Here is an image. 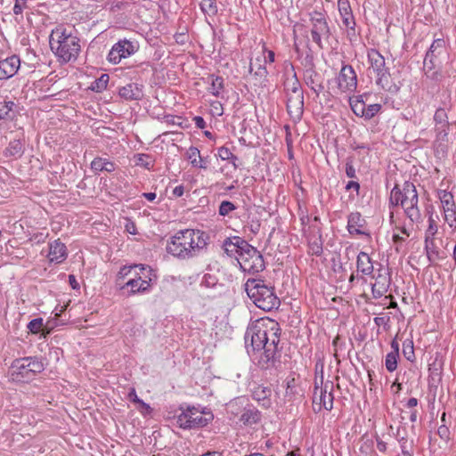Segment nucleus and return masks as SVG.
Instances as JSON below:
<instances>
[{"label":"nucleus","instance_id":"nucleus-1","mask_svg":"<svg viewBox=\"0 0 456 456\" xmlns=\"http://www.w3.org/2000/svg\"><path fill=\"white\" fill-rule=\"evenodd\" d=\"M281 329L278 322L269 320L257 322L249 326L245 333V343L248 350L249 342L253 352H260L258 365L261 369L274 366L278 355Z\"/></svg>","mask_w":456,"mask_h":456},{"label":"nucleus","instance_id":"nucleus-2","mask_svg":"<svg viewBox=\"0 0 456 456\" xmlns=\"http://www.w3.org/2000/svg\"><path fill=\"white\" fill-rule=\"evenodd\" d=\"M203 234L191 229L178 231L167 243V251L180 259L191 258L207 245Z\"/></svg>","mask_w":456,"mask_h":456},{"label":"nucleus","instance_id":"nucleus-3","mask_svg":"<svg viewBox=\"0 0 456 456\" xmlns=\"http://www.w3.org/2000/svg\"><path fill=\"white\" fill-rule=\"evenodd\" d=\"M77 37L68 32L62 26H58L52 30L49 37L51 50L63 62L76 61L81 46Z\"/></svg>","mask_w":456,"mask_h":456},{"label":"nucleus","instance_id":"nucleus-4","mask_svg":"<svg viewBox=\"0 0 456 456\" xmlns=\"http://www.w3.org/2000/svg\"><path fill=\"white\" fill-rule=\"evenodd\" d=\"M389 203L393 206L400 205L411 224L421 222L419 196L412 183L405 182L402 189L396 184L391 191Z\"/></svg>","mask_w":456,"mask_h":456},{"label":"nucleus","instance_id":"nucleus-5","mask_svg":"<svg viewBox=\"0 0 456 456\" xmlns=\"http://www.w3.org/2000/svg\"><path fill=\"white\" fill-rule=\"evenodd\" d=\"M245 290L253 303L264 311L278 308L281 302L274 292V288L265 284L261 279H248Z\"/></svg>","mask_w":456,"mask_h":456},{"label":"nucleus","instance_id":"nucleus-6","mask_svg":"<svg viewBox=\"0 0 456 456\" xmlns=\"http://www.w3.org/2000/svg\"><path fill=\"white\" fill-rule=\"evenodd\" d=\"M214 419L211 411H199L196 407H187L176 417V423L183 429H194L206 427Z\"/></svg>","mask_w":456,"mask_h":456},{"label":"nucleus","instance_id":"nucleus-7","mask_svg":"<svg viewBox=\"0 0 456 456\" xmlns=\"http://www.w3.org/2000/svg\"><path fill=\"white\" fill-rule=\"evenodd\" d=\"M312 40L320 49L323 48L322 39L328 40L331 31L327 20L325 12L313 11L309 13Z\"/></svg>","mask_w":456,"mask_h":456},{"label":"nucleus","instance_id":"nucleus-8","mask_svg":"<svg viewBox=\"0 0 456 456\" xmlns=\"http://www.w3.org/2000/svg\"><path fill=\"white\" fill-rule=\"evenodd\" d=\"M12 375H16L17 379H30L44 370V364L37 358L25 357L16 359L12 364Z\"/></svg>","mask_w":456,"mask_h":456},{"label":"nucleus","instance_id":"nucleus-9","mask_svg":"<svg viewBox=\"0 0 456 456\" xmlns=\"http://www.w3.org/2000/svg\"><path fill=\"white\" fill-rule=\"evenodd\" d=\"M238 262L240 268L249 273L262 272L265 267L263 256L251 245H249L240 258H238Z\"/></svg>","mask_w":456,"mask_h":456},{"label":"nucleus","instance_id":"nucleus-10","mask_svg":"<svg viewBox=\"0 0 456 456\" xmlns=\"http://www.w3.org/2000/svg\"><path fill=\"white\" fill-rule=\"evenodd\" d=\"M332 390V381H326L321 387L315 386L313 398L314 411H320L322 409H325L327 411L332 410L334 400Z\"/></svg>","mask_w":456,"mask_h":456},{"label":"nucleus","instance_id":"nucleus-11","mask_svg":"<svg viewBox=\"0 0 456 456\" xmlns=\"http://www.w3.org/2000/svg\"><path fill=\"white\" fill-rule=\"evenodd\" d=\"M139 49L137 42L126 38L118 40L114 44L109 52L107 60L112 64H118L122 59L127 58L135 53Z\"/></svg>","mask_w":456,"mask_h":456},{"label":"nucleus","instance_id":"nucleus-12","mask_svg":"<svg viewBox=\"0 0 456 456\" xmlns=\"http://www.w3.org/2000/svg\"><path fill=\"white\" fill-rule=\"evenodd\" d=\"M338 88L343 93H353L357 88V76L351 65L344 64L338 77Z\"/></svg>","mask_w":456,"mask_h":456},{"label":"nucleus","instance_id":"nucleus-13","mask_svg":"<svg viewBox=\"0 0 456 456\" xmlns=\"http://www.w3.org/2000/svg\"><path fill=\"white\" fill-rule=\"evenodd\" d=\"M249 243L239 236L226 238L223 242V248L230 257H235L237 260L248 248Z\"/></svg>","mask_w":456,"mask_h":456},{"label":"nucleus","instance_id":"nucleus-14","mask_svg":"<svg viewBox=\"0 0 456 456\" xmlns=\"http://www.w3.org/2000/svg\"><path fill=\"white\" fill-rule=\"evenodd\" d=\"M438 194L444 212L445 221L450 227L456 229V209L453 195L446 191H440Z\"/></svg>","mask_w":456,"mask_h":456},{"label":"nucleus","instance_id":"nucleus-15","mask_svg":"<svg viewBox=\"0 0 456 456\" xmlns=\"http://www.w3.org/2000/svg\"><path fill=\"white\" fill-rule=\"evenodd\" d=\"M451 110L439 108L435 111L434 114V123H435V132L436 133V137L439 140L444 141L446 140L449 133L450 123L448 120V112Z\"/></svg>","mask_w":456,"mask_h":456},{"label":"nucleus","instance_id":"nucleus-16","mask_svg":"<svg viewBox=\"0 0 456 456\" xmlns=\"http://www.w3.org/2000/svg\"><path fill=\"white\" fill-rule=\"evenodd\" d=\"M288 113L295 119H300L304 111L303 91L286 95Z\"/></svg>","mask_w":456,"mask_h":456},{"label":"nucleus","instance_id":"nucleus-17","mask_svg":"<svg viewBox=\"0 0 456 456\" xmlns=\"http://www.w3.org/2000/svg\"><path fill=\"white\" fill-rule=\"evenodd\" d=\"M151 279H142L139 273H135L134 278H130L124 285L121 286V289H130L128 295H134L135 293H144L149 291L151 287Z\"/></svg>","mask_w":456,"mask_h":456},{"label":"nucleus","instance_id":"nucleus-18","mask_svg":"<svg viewBox=\"0 0 456 456\" xmlns=\"http://www.w3.org/2000/svg\"><path fill=\"white\" fill-rule=\"evenodd\" d=\"M68 251L65 244L60 239L49 243L47 258L50 263L61 264L66 260Z\"/></svg>","mask_w":456,"mask_h":456},{"label":"nucleus","instance_id":"nucleus-19","mask_svg":"<svg viewBox=\"0 0 456 456\" xmlns=\"http://www.w3.org/2000/svg\"><path fill=\"white\" fill-rule=\"evenodd\" d=\"M20 65V61L17 55L0 61V80L13 77L17 73Z\"/></svg>","mask_w":456,"mask_h":456},{"label":"nucleus","instance_id":"nucleus-20","mask_svg":"<svg viewBox=\"0 0 456 456\" xmlns=\"http://www.w3.org/2000/svg\"><path fill=\"white\" fill-rule=\"evenodd\" d=\"M445 41L443 38L435 39L426 53L423 66L436 65V59L443 53Z\"/></svg>","mask_w":456,"mask_h":456},{"label":"nucleus","instance_id":"nucleus-21","mask_svg":"<svg viewBox=\"0 0 456 456\" xmlns=\"http://www.w3.org/2000/svg\"><path fill=\"white\" fill-rule=\"evenodd\" d=\"M271 388L263 385L254 384L251 388V395L253 399L261 403L265 408H269L271 406Z\"/></svg>","mask_w":456,"mask_h":456},{"label":"nucleus","instance_id":"nucleus-22","mask_svg":"<svg viewBox=\"0 0 456 456\" xmlns=\"http://www.w3.org/2000/svg\"><path fill=\"white\" fill-rule=\"evenodd\" d=\"M366 221L362 217L359 212L351 213L347 219V230L350 234L368 235L367 232L362 230L365 225Z\"/></svg>","mask_w":456,"mask_h":456},{"label":"nucleus","instance_id":"nucleus-23","mask_svg":"<svg viewBox=\"0 0 456 456\" xmlns=\"http://www.w3.org/2000/svg\"><path fill=\"white\" fill-rule=\"evenodd\" d=\"M368 61L370 67L372 69L376 76L385 71L387 68L386 67L385 58L376 49H370L368 51Z\"/></svg>","mask_w":456,"mask_h":456},{"label":"nucleus","instance_id":"nucleus-24","mask_svg":"<svg viewBox=\"0 0 456 456\" xmlns=\"http://www.w3.org/2000/svg\"><path fill=\"white\" fill-rule=\"evenodd\" d=\"M305 83L311 90L319 96L324 90V86L321 79V76L314 69H307L304 77Z\"/></svg>","mask_w":456,"mask_h":456},{"label":"nucleus","instance_id":"nucleus-25","mask_svg":"<svg viewBox=\"0 0 456 456\" xmlns=\"http://www.w3.org/2000/svg\"><path fill=\"white\" fill-rule=\"evenodd\" d=\"M376 84L383 90L392 94H395L399 91L400 86L393 82L389 69H387L385 71L376 76Z\"/></svg>","mask_w":456,"mask_h":456},{"label":"nucleus","instance_id":"nucleus-26","mask_svg":"<svg viewBox=\"0 0 456 456\" xmlns=\"http://www.w3.org/2000/svg\"><path fill=\"white\" fill-rule=\"evenodd\" d=\"M356 267L357 271L362 275H371L374 271L371 258L363 251H361L357 256Z\"/></svg>","mask_w":456,"mask_h":456},{"label":"nucleus","instance_id":"nucleus-27","mask_svg":"<svg viewBox=\"0 0 456 456\" xmlns=\"http://www.w3.org/2000/svg\"><path fill=\"white\" fill-rule=\"evenodd\" d=\"M118 94L126 101L140 100L142 96V90L137 84H127L119 88Z\"/></svg>","mask_w":456,"mask_h":456},{"label":"nucleus","instance_id":"nucleus-28","mask_svg":"<svg viewBox=\"0 0 456 456\" xmlns=\"http://www.w3.org/2000/svg\"><path fill=\"white\" fill-rule=\"evenodd\" d=\"M338 6L344 26L355 25L349 2L347 0H338Z\"/></svg>","mask_w":456,"mask_h":456},{"label":"nucleus","instance_id":"nucleus-29","mask_svg":"<svg viewBox=\"0 0 456 456\" xmlns=\"http://www.w3.org/2000/svg\"><path fill=\"white\" fill-rule=\"evenodd\" d=\"M425 250L430 263H434L435 261L442 258L439 249L435 243L434 238H425Z\"/></svg>","mask_w":456,"mask_h":456},{"label":"nucleus","instance_id":"nucleus-30","mask_svg":"<svg viewBox=\"0 0 456 456\" xmlns=\"http://www.w3.org/2000/svg\"><path fill=\"white\" fill-rule=\"evenodd\" d=\"M24 153V143L20 140H12L4 150L6 157L20 158Z\"/></svg>","mask_w":456,"mask_h":456},{"label":"nucleus","instance_id":"nucleus-31","mask_svg":"<svg viewBox=\"0 0 456 456\" xmlns=\"http://www.w3.org/2000/svg\"><path fill=\"white\" fill-rule=\"evenodd\" d=\"M375 282L373 285H375L378 288L383 289L384 290L387 291L390 285H391V277L390 273L382 269H379L378 273L375 276Z\"/></svg>","mask_w":456,"mask_h":456},{"label":"nucleus","instance_id":"nucleus-32","mask_svg":"<svg viewBox=\"0 0 456 456\" xmlns=\"http://www.w3.org/2000/svg\"><path fill=\"white\" fill-rule=\"evenodd\" d=\"M15 107L16 104L12 101L0 102V120H12L15 117Z\"/></svg>","mask_w":456,"mask_h":456},{"label":"nucleus","instance_id":"nucleus-33","mask_svg":"<svg viewBox=\"0 0 456 456\" xmlns=\"http://www.w3.org/2000/svg\"><path fill=\"white\" fill-rule=\"evenodd\" d=\"M284 91L286 95L291 94H297V91H303L300 82L297 77L296 73L294 72L291 77H287L284 81Z\"/></svg>","mask_w":456,"mask_h":456},{"label":"nucleus","instance_id":"nucleus-34","mask_svg":"<svg viewBox=\"0 0 456 456\" xmlns=\"http://www.w3.org/2000/svg\"><path fill=\"white\" fill-rule=\"evenodd\" d=\"M91 168L94 171H106L111 173L115 170V164L106 159L95 158L91 163Z\"/></svg>","mask_w":456,"mask_h":456},{"label":"nucleus","instance_id":"nucleus-35","mask_svg":"<svg viewBox=\"0 0 456 456\" xmlns=\"http://www.w3.org/2000/svg\"><path fill=\"white\" fill-rule=\"evenodd\" d=\"M260 420V412L252 408L245 409L240 416V421L244 425H253Z\"/></svg>","mask_w":456,"mask_h":456},{"label":"nucleus","instance_id":"nucleus-36","mask_svg":"<svg viewBox=\"0 0 456 456\" xmlns=\"http://www.w3.org/2000/svg\"><path fill=\"white\" fill-rule=\"evenodd\" d=\"M349 103H350V107H351V110H353V112L356 116L363 118L366 105L362 100V95L350 98Z\"/></svg>","mask_w":456,"mask_h":456},{"label":"nucleus","instance_id":"nucleus-37","mask_svg":"<svg viewBox=\"0 0 456 456\" xmlns=\"http://www.w3.org/2000/svg\"><path fill=\"white\" fill-rule=\"evenodd\" d=\"M224 80L222 77L211 76V85L208 88L209 92L216 97H220L224 91Z\"/></svg>","mask_w":456,"mask_h":456},{"label":"nucleus","instance_id":"nucleus-38","mask_svg":"<svg viewBox=\"0 0 456 456\" xmlns=\"http://www.w3.org/2000/svg\"><path fill=\"white\" fill-rule=\"evenodd\" d=\"M186 158L190 161L192 167H205V166L200 164V161H198V158H200V152L197 147H190L186 153Z\"/></svg>","mask_w":456,"mask_h":456},{"label":"nucleus","instance_id":"nucleus-39","mask_svg":"<svg viewBox=\"0 0 456 456\" xmlns=\"http://www.w3.org/2000/svg\"><path fill=\"white\" fill-rule=\"evenodd\" d=\"M137 268L140 270L141 273H142L144 270L147 269L146 266L142 264L133 265H129V266L124 265L120 268V270L118 273V276H117L118 281L124 280L131 273L132 270L137 269Z\"/></svg>","mask_w":456,"mask_h":456},{"label":"nucleus","instance_id":"nucleus-40","mask_svg":"<svg viewBox=\"0 0 456 456\" xmlns=\"http://www.w3.org/2000/svg\"><path fill=\"white\" fill-rule=\"evenodd\" d=\"M436 65L434 66H423L425 75L428 78L438 82L443 78L441 70L436 69Z\"/></svg>","mask_w":456,"mask_h":456},{"label":"nucleus","instance_id":"nucleus-41","mask_svg":"<svg viewBox=\"0 0 456 456\" xmlns=\"http://www.w3.org/2000/svg\"><path fill=\"white\" fill-rule=\"evenodd\" d=\"M440 103L439 108H444L447 110H452V94L448 89L443 90L439 94Z\"/></svg>","mask_w":456,"mask_h":456},{"label":"nucleus","instance_id":"nucleus-42","mask_svg":"<svg viewBox=\"0 0 456 456\" xmlns=\"http://www.w3.org/2000/svg\"><path fill=\"white\" fill-rule=\"evenodd\" d=\"M399 355L396 352H390L386 355L385 365L389 372H393L397 368V359Z\"/></svg>","mask_w":456,"mask_h":456},{"label":"nucleus","instance_id":"nucleus-43","mask_svg":"<svg viewBox=\"0 0 456 456\" xmlns=\"http://www.w3.org/2000/svg\"><path fill=\"white\" fill-rule=\"evenodd\" d=\"M135 165L150 169L153 166V160L148 154H136L134 156Z\"/></svg>","mask_w":456,"mask_h":456},{"label":"nucleus","instance_id":"nucleus-44","mask_svg":"<svg viewBox=\"0 0 456 456\" xmlns=\"http://www.w3.org/2000/svg\"><path fill=\"white\" fill-rule=\"evenodd\" d=\"M200 8L203 12L214 15L217 12L216 0H201Z\"/></svg>","mask_w":456,"mask_h":456},{"label":"nucleus","instance_id":"nucleus-45","mask_svg":"<svg viewBox=\"0 0 456 456\" xmlns=\"http://www.w3.org/2000/svg\"><path fill=\"white\" fill-rule=\"evenodd\" d=\"M403 354L404 357L411 362H413L414 355V347L412 340H405L403 344Z\"/></svg>","mask_w":456,"mask_h":456},{"label":"nucleus","instance_id":"nucleus-46","mask_svg":"<svg viewBox=\"0 0 456 456\" xmlns=\"http://www.w3.org/2000/svg\"><path fill=\"white\" fill-rule=\"evenodd\" d=\"M235 209H236V206L232 202H231L229 200H224L221 202V204L219 206L218 214L220 216H225Z\"/></svg>","mask_w":456,"mask_h":456},{"label":"nucleus","instance_id":"nucleus-47","mask_svg":"<svg viewBox=\"0 0 456 456\" xmlns=\"http://www.w3.org/2000/svg\"><path fill=\"white\" fill-rule=\"evenodd\" d=\"M380 110H381V105L379 103L370 104L369 106H366L363 118L366 120L372 118Z\"/></svg>","mask_w":456,"mask_h":456},{"label":"nucleus","instance_id":"nucleus-48","mask_svg":"<svg viewBox=\"0 0 456 456\" xmlns=\"http://www.w3.org/2000/svg\"><path fill=\"white\" fill-rule=\"evenodd\" d=\"M309 248L312 253L315 256H321L322 253V241L321 240V235L319 238L314 240H309Z\"/></svg>","mask_w":456,"mask_h":456},{"label":"nucleus","instance_id":"nucleus-49","mask_svg":"<svg viewBox=\"0 0 456 456\" xmlns=\"http://www.w3.org/2000/svg\"><path fill=\"white\" fill-rule=\"evenodd\" d=\"M218 156L223 160H238L235 156L228 148L223 146L218 149Z\"/></svg>","mask_w":456,"mask_h":456},{"label":"nucleus","instance_id":"nucleus-50","mask_svg":"<svg viewBox=\"0 0 456 456\" xmlns=\"http://www.w3.org/2000/svg\"><path fill=\"white\" fill-rule=\"evenodd\" d=\"M346 175L349 178L356 177V170L354 167V158L348 157L346 159V167H345Z\"/></svg>","mask_w":456,"mask_h":456},{"label":"nucleus","instance_id":"nucleus-51","mask_svg":"<svg viewBox=\"0 0 456 456\" xmlns=\"http://www.w3.org/2000/svg\"><path fill=\"white\" fill-rule=\"evenodd\" d=\"M43 327V319L36 318L31 320L28 324V329L31 333L37 334L40 331Z\"/></svg>","mask_w":456,"mask_h":456},{"label":"nucleus","instance_id":"nucleus-52","mask_svg":"<svg viewBox=\"0 0 456 456\" xmlns=\"http://www.w3.org/2000/svg\"><path fill=\"white\" fill-rule=\"evenodd\" d=\"M109 75L102 74L98 80L95 81L96 86L93 87V89H95L97 91H102L107 87L108 82H109Z\"/></svg>","mask_w":456,"mask_h":456},{"label":"nucleus","instance_id":"nucleus-53","mask_svg":"<svg viewBox=\"0 0 456 456\" xmlns=\"http://www.w3.org/2000/svg\"><path fill=\"white\" fill-rule=\"evenodd\" d=\"M437 232V225L432 216L428 218V227L426 231V237L434 238V235Z\"/></svg>","mask_w":456,"mask_h":456},{"label":"nucleus","instance_id":"nucleus-54","mask_svg":"<svg viewBox=\"0 0 456 456\" xmlns=\"http://www.w3.org/2000/svg\"><path fill=\"white\" fill-rule=\"evenodd\" d=\"M268 72L265 66L259 64L256 70L254 72V76L258 78L259 82L265 79L267 76Z\"/></svg>","mask_w":456,"mask_h":456},{"label":"nucleus","instance_id":"nucleus-55","mask_svg":"<svg viewBox=\"0 0 456 456\" xmlns=\"http://www.w3.org/2000/svg\"><path fill=\"white\" fill-rule=\"evenodd\" d=\"M137 410L142 414V415H148L152 411L151 407L144 403L142 400H141L138 403Z\"/></svg>","mask_w":456,"mask_h":456},{"label":"nucleus","instance_id":"nucleus-56","mask_svg":"<svg viewBox=\"0 0 456 456\" xmlns=\"http://www.w3.org/2000/svg\"><path fill=\"white\" fill-rule=\"evenodd\" d=\"M437 434L444 441H448L450 438L449 428L444 425L438 428Z\"/></svg>","mask_w":456,"mask_h":456},{"label":"nucleus","instance_id":"nucleus-57","mask_svg":"<svg viewBox=\"0 0 456 456\" xmlns=\"http://www.w3.org/2000/svg\"><path fill=\"white\" fill-rule=\"evenodd\" d=\"M371 292L374 298H379L381 297L385 293H387L386 290L383 289L378 288L375 285L372 284L371 287Z\"/></svg>","mask_w":456,"mask_h":456},{"label":"nucleus","instance_id":"nucleus-58","mask_svg":"<svg viewBox=\"0 0 456 456\" xmlns=\"http://www.w3.org/2000/svg\"><path fill=\"white\" fill-rule=\"evenodd\" d=\"M127 397L132 403H134L136 404H138L139 402L142 400L137 396L136 391L134 387H132L128 392Z\"/></svg>","mask_w":456,"mask_h":456},{"label":"nucleus","instance_id":"nucleus-59","mask_svg":"<svg viewBox=\"0 0 456 456\" xmlns=\"http://www.w3.org/2000/svg\"><path fill=\"white\" fill-rule=\"evenodd\" d=\"M193 121L198 128L204 129L207 126L205 119L200 116L194 117Z\"/></svg>","mask_w":456,"mask_h":456},{"label":"nucleus","instance_id":"nucleus-60","mask_svg":"<svg viewBox=\"0 0 456 456\" xmlns=\"http://www.w3.org/2000/svg\"><path fill=\"white\" fill-rule=\"evenodd\" d=\"M201 283L207 287H212L216 284V281L210 274H205Z\"/></svg>","mask_w":456,"mask_h":456},{"label":"nucleus","instance_id":"nucleus-61","mask_svg":"<svg viewBox=\"0 0 456 456\" xmlns=\"http://www.w3.org/2000/svg\"><path fill=\"white\" fill-rule=\"evenodd\" d=\"M346 189L347 191L351 190V189H354L356 191L357 194L359 193V190H360V184L359 183L357 182H354V181H349L346 186Z\"/></svg>","mask_w":456,"mask_h":456},{"label":"nucleus","instance_id":"nucleus-62","mask_svg":"<svg viewBox=\"0 0 456 456\" xmlns=\"http://www.w3.org/2000/svg\"><path fill=\"white\" fill-rule=\"evenodd\" d=\"M377 448L379 452H384L387 450V444L382 441L379 436L376 437Z\"/></svg>","mask_w":456,"mask_h":456},{"label":"nucleus","instance_id":"nucleus-63","mask_svg":"<svg viewBox=\"0 0 456 456\" xmlns=\"http://www.w3.org/2000/svg\"><path fill=\"white\" fill-rule=\"evenodd\" d=\"M347 28V37L352 40L353 37H356L355 33V25L350 24L348 26H345Z\"/></svg>","mask_w":456,"mask_h":456},{"label":"nucleus","instance_id":"nucleus-64","mask_svg":"<svg viewBox=\"0 0 456 456\" xmlns=\"http://www.w3.org/2000/svg\"><path fill=\"white\" fill-rule=\"evenodd\" d=\"M184 193V187L183 185H178L174 188L173 195L175 197H182Z\"/></svg>","mask_w":456,"mask_h":456}]
</instances>
